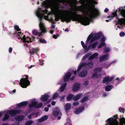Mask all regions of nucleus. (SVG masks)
Wrapping results in <instances>:
<instances>
[{"instance_id":"nucleus-9","label":"nucleus","mask_w":125,"mask_h":125,"mask_svg":"<svg viewBox=\"0 0 125 125\" xmlns=\"http://www.w3.org/2000/svg\"><path fill=\"white\" fill-rule=\"evenodd\" d=\"M86 67V62L82 63L81 62L79 64L77 70V73H79L81 70H84V67Z\"/></svg>"},{"instance_id":"nucleus-27","label":"nucleus","mask_w":125,"mask_h":125,"mask_svg":"<svg viewBox=\"0 0 125 125\" xmlns=\"http://www.w3.org/2000/svg\"><path fill=\"white\" fill-rule=\"evenodd\" d=\"M93 65V63L92 62H88L87 64L86 63V69H90Z\"/></svg>"},{"instance_id":"nucleus-51","label":"nucleus","mask_w":125,"mask_h":125,"mask_svg":"<svg viewBox=\"0 0 125 125\" xmlns=\"http://www.w3.org/2000/svg\"><path fill=\"white\" fill-rule=\"evenodd\" d=\"M79 104V102H74L73 103V105L75 106L78 105Z\"/></svg>"},{"instance_id":"nucleus-64","label":"nucleus","mask_w":125,"mask_h":125,"mask_svg":"<svg viewBox=\"0 0 125 125\" xmlns=\"http://www.w3.org/2000/svg\"><path fill=\"white\" fill-rule=\"evenodd\" d=\"M55 28V26L54 25L52 24V25L51 27V29L52 30H53V29H54Z\"/></svg>"},{"instance_id":"nucleus-46","label":"nucleus","mask_w":125,"mask_h":125,"mask_svg":"<svg viewBox=\"0 0 125 125\" xmlns=\"http://www.w3.org/2000/svg\"><path fill=\"white\" fill-rule=\"evenodd\" d=\"M105 43L104 42H103L100 43L98 46V48H101L104 45Z\"/></svg>"},{"instance_id":"nucleus-39","label":"nucleus","mask_w":125,"mask_h":125,"mask_svg":"<svg viewBox=\"0 0 125 125\" xmlns=\"http://www.w3.org/2000/svg\"><path fill=\"white\" fill-rule=\"evenodd\" d=\"M43 105V104L41 103H39L38 105H36V108H41Z\"/></svg>"},{"instance_id":"nucleus-43","label":"nucleus","mask_w":125,"mask_h":125,"mask_svg":"<svg viewBox=\"0 0 125 125\" xmlns=\"http://www.w3.org/2000/svg\"><path fill=\"white\" fill-rule=\"evenodd\" d=\"M121 15L124 17H125V10H120V11Z\"/></svg>"},{"instance_id":"nucleus-1","label":"nucleus","mask_w":125,"mask_h":125,"mask_svg":"<svg viewBox=\"0 0 125 125\" xmlns=\"http://www.w3.org/2000/svg\"><path fill=\"white\" fill-rule=\"evenodd\" d=\"M68 13H71L72 15H65L63 14L62 12L61 11L60 13V16L55 15V21H58L60 18L61 19L63 22L66 21L67 22H71L72 20L73 21H77L80 22L84 26H86V14L84 13L85 16L83 17L81 15L78 14L77 11H72L66 10Z\"/></svg>"},{"instance_id":"nucleus-44","label":"nucleus","mask_w":125,"mask_h":125,"mask_svg":"<svg viewBox=\"0 0 125 125\" xmlns=\"http://www.w3.org/2000/svg\"><path fill=\"white\" fill-rule=\"evenodd\" d=\"M14 29L17 30L18 31H20L21 30V29L19 28L18 26L15 25L14 26Z\"/></svg>"},{"instance_id":"nucleus-63","label":"nucleus","mask_w":125,"mask_h":125,"mask_svg":"<svg viewBox=\"0 0 125 125\" xmlns=\"http://www.w3.org/2000/svg\"><path fill=\"white\" fill-rule=\"evenodd\" d=\"M102 95L103 97H105L107 96V94L105 93H104Z\"/></svg>"},{"instance_id":"nucleus-10","label":"nucleus","mask_w":125,"mask_h":125,"mask_svg":"<svg viewBox=\"0 0 125 125\" xmlns=\"http://www.w3.org/2000/svg\"><path fill=\"white\" fill-rule=\"evenodd\" d=\"M52 114L53 115L55 116H56L59 115H62L60 110L58 108V107L56 108L54 111L53 112Z\"/></svg>"},{"instance_id":"nucleus-3","label":"nucleus","mask_w":125,"mask_h":125,"mask_svg":"<svg viewBox=\"0 0 125 125\" xmlns=\"http://www.w3.org/2000/svg\"><path fill=\"white\" fill-rule=\"evenodd\" d=\"M102 35H102V33L101 32H99L98 33H95L94 37L92 38L94 36V34L93 33H91L88 37L86 40V41H89L91 39L90 41V43L91 44L92 42H94L97 39L100 38Z\"/></svg>"},{"instance_id":"nucleus-59","label":"nucleus","mask_w":125,"mask_h":125,"mask_svg":"<svg viewBox=\"0 0 125 125\" xmlns=\"http://www.w3.org/2000/svg\"><path fill=\"white\" fill-rule=\"evenodd\" d=\"M52 99L51 98L49 99L46 103V104H49V103L52 100Z\"/></svg>"},{"instance_id":"nucleus-56","label":"nucleus","mask_w":125,"mask_h":125,"mask_svg":"<svg viewBox=\"0 0 125 125\" xmlns=\"http://www.w3.org/2000/svg\"><path fill=\"white\" fill-rule=\"evenodd\" d=\"M84 9L85 10L84 11V13L86 14V10L85 9H86V3H85V2H86V0H84Z\"/></svg>"},{"instance_id":"nucleus-61","label":"nucleus","mask_w":125,"mask_h":125,"mask_svg":"<svg viewBox=\"0 0 125 125\" xmlns=\"http://www.w3.org/2000/svg\"><path fill=\"white\" fill-rule=\"evenodd\" d=\"M58 35H53V38L55 39H56L57 38Z\"/></svg>"},{"instance_id":"nucleus-58","label":"nucleus","mask_w":125,"mask_h":125,"mask_svg":"<svg viewBox=\"0 0 125 125\" xmlns=\"http://www.w3.org/2000/svg\"><path fill=\"white\" fill-rule=\"evenodd\" d=\"M86 59V55H85L82 59V61L85 60Z\"/></svg>"},{"instance_id":"nucleus-22","label":"nucleus","mask_w":125,"mask_h":125,"mask_svg":"<svg viewBox=\"0 0 125 125\" xmlns=\"http://www.w3.org/2000/svg\"><path fill=\"white\" fill-rule=\"evenodd\" d=\"M86 75V69H84L81 72L79 73L78 76L79 77H84Z\"/></svg>"},{"instance_id":"nucleus-7","label":"nucleus","mask_w":125,"mask_h":125,"mask_svg":"<svg viewBox=\"0 0 125 125\" xmlns=\"http://www.w3.org/2000/svg\"><path fill=\"white\" fill-rule=\"evenodd\" d=\"M32 39H30L29 37H27L26 38L25 36L24 35H23V38H22L21 40L23 43L26 42L28 43L29 42H32L33 41L35 40V38L33 36H32Z\"/></svg>"},{"instance_id":"nucleus-17","label":"nucleus","mask_w":125,"mask_h":125,"mask_svg":"<svg viewBox=\"0 0 125 125\" xmlns=\"http://www.w3.org/2000/svg\"><path fill=\"white\" fill-rule=\"evenodd\" d=\"M37 104L38 103L36 101L32 100L31 101V103L29 104V106L30 108H31L33 107H35L36 108Z\"/></svg>"},{"instance_id":"nucleus-40","label":"nucleus","mask_w":125,"mask_h":125,"mask_svg":"<svg viewBox=\"0 0 125 125\" xmlns=\"http://www.w3.org/2000/svg\"><path fill=\"white\" fill-rule=\"evenodd\" d=\"M58 96V94L57 93H54L52 99L53 100H55Z\"/></svg>"},{"instance_id":"nucleus-37","label":"nucleus","mask_w":125,"mask_h":125,"mask_svg":"<svg viewBox=\"0 0 125 125\" xmlns=\"http://www.w3.org/2000/svg\"><path fill=\"white\" fill-rule=\"evenodd\" d=\"M39 41L41 43L43 44H45L47 43L46 41L44 39H42V38H40L39 39Z\"/></svg>"},{"instance_id":"nucleus-28","label":"nucleus","mask_w":125,"mask_h":125,"mask_svg":"<svg viewBox=\"0 0 125 125\" xmlns=\"http://www.w3.org/2000/svg\"><path fill=\"white\" fill-rule=\"evenodd\" d=\"M117 20L116 21L118 23H120L121 24H125V20H124L123 19H120L118 18V17L117 18Z\"/></svg>"},{"instance_id":"nucleus-47","label":"nucleus","mask_w":125,"mask_h":125,"mask_svg":"<svg viewBox=\"0 0 125 125\" xmlns=\"http://www.w3.org/2000/svg\"><path fill=\"white\" fill-rule=\"evenodd\" d=\"M65 95H64L62 97H60V100L61 101H64V98L65 97Z\"/></svg>"},{"instance_id":"nucleus-45","label":"nucleus","mask_w":125,"mask_h":125,"mask_svg":"<svg viewBox=\"0 0 125 125\" xmlns=\"http://www.w3.org/2000/svg\"><path fill=\"white\" fill-rule=\"evenodd\" d=\"M124 77H122L121 78V79H119V78H116V80H118V83H119L120 82H122L123 80L124 79Z\"/></svg>"},{"instance_id":"nucleus-31","label":"nucleus","mask_w":125,"mask_h":125,"mask_svg":"<svg viewBox=\"0 0 125 125\" xmlns=\"http://www.w3.org/2000/svg\"><path fill=\"white\" fill-rule=\"evenodd\" d=\"M23 117L21 115L20 116H17L15 117V120L18 121H21L23 120Z\"/></svg>"},{"instance_id":"nucleus-49","label":"nucleus","mask_w":125,"mask_h":125,"mask_svg":"<svg viewBox=\"0 0 125 125\" xmlns=\"http://www.w3.org/2000/svg\"><path fill=\"white\" fill-rule=\"evenodd\" d=\"M86 101V96H84V97L81 101V102L82 103H84Z\"/></svg>"},{"instance_id":"nucleus-38","label":"nucleus","mask_w":125,"mask_h":125,"mask_svg":"<svg viewBox=\"0 0 125 125\" xmlns=\"http://www.w3.org/2000/svg\"><path fill=\"white\" fill-rule=\"evenodd\" d=\"M111 64V63H108L107 62H106L104 64V67L105 68H107Z\"/></svg>"},{"instance_id":"nucleus-41","label":"nucleus","mask_w":125,"mask_h":125,"mask_svg":"<svg viewBox=\"0 0 125 125\" xmlns=\"http://www.w3.org/2000/svg\"><path fill=\"white\" fill-rule=\"evenodd\" d=\"M110 49L109 47H106L104 49V52H109L110 51Z\"/></svg>"},{"instance_id":"nucleus-20","label":"nucleus","mask_w":125,"mask_h":125,"mask_svg":"<svg viewBox=\"0 0 125 125\" xmlns=\"http://www.w3.org/2000/svg\"><path fill=\"white\" fill-rule=\"evenodd\" d=\"M64 106L65 111L67 113L69 110L71 108V104L70 103H67Z\"/></svg>"},{"instance_id":"nucleus-42","label":"nucleus","mask_w":125,"mask_h":125,"mask_svg":"<svg viewBox=\"0 0 125 125\" xmlns=\"http://www.w3.org/2000/svg\"><path fill=\"white\" fill-rule=\"evenodd\" d=\"M33 122V121L31 120L29 121L26 122L25 125H31Z\"/></svg>"},{"instance_id":"nucleus-29","label":"nucleus","mask_w":125,"mask_h":125,"mask_svg":"<svg viewBox=\"0 0 125 125\" xmlns=\"http://www.w3.org/2000/svg\"><path fill=\"white\" fill-rule=\"evenodd\" d=\"M113 87L112 85H108L105 87V90L106 91H109L113 88Z\"/></svg>"},{"instance_id":"nucleus-34","label":"nucleus","mask_w":125,"mask_h":125,"mask_svg":"<svg viewBox=\"0 0 125 125\" xmlns=\"http://www.w3.org/2000/svg\"><path fill=\"white\" fill-rule=\"evenodd\" d=\"M81 43L82 47L84 48V52L85 53L86 52V44H84V42L82 41H81Z\"/></svg>"},{"instance_id":"nucleus-53","label":"nucleus","mask_w":125,"mask_h":125,"mask_svg":"<svg viewBox=\"0 0 125 125\" xmlns=\"http://www.w3.org/2000/svg\"><path fill=\"white\" fill-rule=\"evenodd\" d=\"M34 114V113H32L30 115H29L28 116V118L30 119H31L32 117L31 116L32 115H33Z\"/></svg>"},{"instance_id":"nucleus-33","label":"nucleus","mask_w":125,"mask_h":125,"mask_svg":"<svg viewBox=\"0 0 125 125\" xmlns=\"http://www.w3.org/2000/svg\"><path fill=\"white\" fill-rule=\"evenodd\" d=\"M98 44V42H95L94 43H93L91 45H90L89 47V48H90V47H91L93 49H94L96 47L97 45Z\"/></svg>"},{"instance_id":"nucleus-18","label":"nucleus","mask_w":125,"mask_h":125,"mask_svg":"<svg viewBox=\"0 0 125 125\" xmlns=\"http://www.w3.org/2000/svg\"><path fill=\"white\" fill-rule=\"evenodd\" d=\"M82 94H77L75 96H74L73 100L75 101L78 100L82 98Z\"/></svg>"},{"instance_id":"nucleus-15","label":"nucleus","mask_w":125,"mask_h":125,"mask_svg":"<svg viewBox=\"0 0 125 125\" xmlns=\"http://www.w3.org/2000/svg\"><path fill=\"white\" fill-rule=\"evenodd\" d=\"M114 77H106L104 78L102 81V83H105V82H110L113 79Z\"/></svg>"},{"instance_id":"nucleus-32","label":"nucleus","mask_w":125,"mask_h":125,"mask_svg":"<svg viewBox=\"0 0 125 125\" xmlns=\"http://www.w3.org/2000/svg\"><path fill=\"white\" fill-rule=\"evenodd\" d=\"M66 83H65L63 84L60 87V91L61 92H63L65 88L66 85Z\"/></svg>"},{"instance_id":"nucleus-14","label":"nucleus","mask_w":125,"mask_h":125,"mask_svg":"<svg viewBox=\"0 0 125 125\" xmlns=\"http://www.w3.org/2000/svg\"><path fill=\"white\" fill-rule=\"evenodd\" d=\"M71 76V74L70 72H68L66 73L65 75L63 81L64 82H67Z\"/></svg>"},{"instance_id":"nucleus-11","label":"nucleus","mask_w":125,"mask_h":125,"mask_svg":"<svg viewBox=\"0 0 125 125\" xmlns=\"http://www.w3.org/2000/svg\"><path fill=\"white\" fill-rule=\"evenodd\" d=\"M84 106L79 107L78 108H77L74 111V113L76 114H79L84 110Z\"/></svg>"},{"instance_id":"nucleus-48","label":"nucleus","mask_w":125,"mask_h":125,"mask_svg":"<svg viewBox=\"0 0 125 125\" xmlns=\"http://www.w3.org/2000/svg\"><path fill=\"white\" fill-rule=\"evenodd\" d=\"M45 32H43L42 31V30H41V31L40 32H39V34L38 35H39L38 36L40 37H42L43 36L42 35V33H43Z\"/></svg>"},{"instance_id":"nucleus-12","label":"nucleus","mask_w":125,"mask_h":125,"mask_svg":"<svg viewBox=\"0 0 125 125\" xmlns=\"http://www.w3.org/2000/svg\"><path fill=\"white\" fill-rule=\"evenodd\" d=\"M80 84L76 83H74L73 86L72 90L74 91H76L78 90L80 87Z\"/></svg>"},{"instance_id":"nucleus-24","label":"nucleus","mask_w":125,"mask_h":125,"mask_svg":"<svg viewBox=\"0 0 125 125\" xmlns=\"http://www.w3.org/2000/svg\"><path fill=\"white\" fill-rule=\"evenodd\" d=\"M28 103L27 101H24L18 104L17 106L18 107H21L26 106L27 105Z\"/></svg>"},{"instance_id":"nucleus-5","label":"nucleus","mask_w":125,"mask_h":125,"mask_svg":"<svg viewBox=\"0 0 125 125\" xmlns=\"http://www.w3.org/2000/svg\"><path fill=\"white\" fill-rule=\"evenodd\" d=\"M102 68L98 67L95 69L94 71V73L92 76V77L93 78L97 79L101 76V74L99 73L102 70Z\"/></svg>"},{"instance_id":"nucleus-19","label":"nucleus","mask_w":125,"mask_h":125,"mask_svg":"<svg viewBox=\"0 0 125 125\" xmlns=\"http://www.w3.org/2000/svg\"><path fill=\"white\" fill-rule=\"evenodd\" d=\"M109 55L108 54H107L101 56L99 59L100 61L101 62L104 60L108 59L109 58Z\"/></svg>"},{"instance_id":"nucleus-6","label":"nucleus","mask_w":125,"mask_h":125,"mask_svg":"<svg viewBox=\"0 0 125 125\" xmlns=\"http://www.w3.org/2000/svg\"><path fill=\"white\" fill-rule=\"evenodd\" d=\"M48 10L45 9L44 10H42L41 8H39L36 13V15L39 18L40 21H41L43 18V15L42 13H46L47 14L48 12Z\"/></svg>"},{"instance_id":"nucleus-13","label":"nucleus","mask_w":125,"mask_h":125,"mask_svg":"<svg viewBox=\"0 0 125 125\" xmlns=\"http://www.w3.org/2000/svg\"><path fill=\"white\" fill-rule=\"evenodd\" d=\"M50 96L49 95L45 94L41 96L40 100L44 102L46 101L48 99Z\"/></svg>"},{"instance_id":"nucleus-57","label":"nucleus","mask_w":125,"mask_h":125,"mask_svg":"<svg viewBox=\"0 0 125 125\" xmlns=\"http://www.w3.org/2000/svg\"><path fill=\"white\" fill-rule=\"evenodd\" d=\"M49 110V108L48 107H45L44 108V111L46 112H48Z\"/></svg>"},{"instance_id":"nucleus-2","label":"nucleus","mask_w":125,"mask_h":125,"mask_svg":"<svg viewBox=\"0 0 125 125\" xmlns=\"http://www.w3.org/2000/svg\"><path fill=\"white\" fill-rule=\"evenodd\" d=\"M97 4L95 0H86V25L89 24L93 18L99 15L98 10L94 8V5Z\"/></svg>"},{"instance_id":"nucleus-62","label":"nucleus","mask_w":125,"mask_h":125,"mask_svg":"<svg viewBox=\"0 0 125 125\" xmlns=\"http://www.w3.org/2000/svg\"><path fill=\"white\" fill-rule=\"evenodd\" d=\"M51 21L52 22V23H53V24L56 23V22L54 21L53 19L52 18H51Z\"/></svg>"},{"instance_id":"nucleus-4","label":"nucleus","mask_w":125,"mask_h":125,"mask_svg":"<svg viewBox=\"0 0 125 125\" xmlns=\"http://www.w3.org/2000/svg\"><path fill=\"white\" fill-rule=\"evenodd\" d=\"M25 78L21 79L19 83V85L23 88H26L30 84V82L29 80V76L27 75H24Z\"/></svg>"},{"instance_id":"nucleus-23","label":"nucleus","mask_w":125,"mask_h":125,"mask_svg":"<svg viewBox=\"0 0 125 125\" xmlns=\"http://www.w3.org/2000/svg\"><path fill=\"white\" fill-rule=\"evenodd\" d=\"M98 55V53H95L91 56L89 58V60H91L94 59H97Z\"/></svg>"},{"instance_id":"nucleus-54","label":"nucleus","mask_w":125,"mask_h":125,"mask_svg":"<svg viewBox=\"0 0 125 125\" xmlns=\"http://www.w3.org/2000/svg\"><path fill=\"white\" fill-rule=\"evenodd\" d=\"M125 35V33L124 32H121L120 34V36L121 37L124 36Z\"/></svg>"},{"instance_id":"nucleus-25","label":"nucleus","mask_w":125,"mask_h":125,"mask_svg":"<svg viewBox=\"0 0 125 125\" xmlns=\"http://www.w3.org/2000/svg\"><path fill=\"white\" fill-rule=\"evenodd\" d=\"M48 116L47 115H44L42 117L38 120L39 122H42L44 121L47 119L48 118Z\"/></svg>"},{"instance_id":"nucleus-26","label":"nucleus","mask_w":125,"mask_h":125,"mask_svg":"<svg viewBox=\"0 0 125 125\" xmlns=\"http://www.w3.org/2000/svg\"><path fill=\"white\" fill-rule=\"evenodd\" d=\"M10 116L7 113L5 114L4 117L2 119L3 121H5L9 118Z\"/></svg>"},{"instance_id":"nucleus-21","label":"nucleus","mask_w":125,"mask_h":125,"mask_svg":"<svg viewBox=\"0 0 125 125\" xmlns=\"http://www.w3.org/2000/svg\"><path fill=\"white\" fill-rule=\"evenodd\" d=\"M29 53L31 55H33L34 54H36L37 51H38V49L36 48H33L32 49L29 50Z\"/></svg>"},{"instance_id":"nucleus-30","label":"nucleus","mask_w":125,"mask_h":125,"mask_svg":"<svg viewBox=\"0 0 125 125\" xmlns=\"http://www.w3.org/2000/svg\"><path fill=\"white\" fill-rule=\"evenodd\" d=\"M74 95L70 94H69L67 97V100L70 101L72 99L73 100V98Z\"/></svg>"},{"instance_id":"nucleus-16","label":"nucleus","mask_w":125,"mask_h":125,"mask_svg":"<svg viewBox=\"0 0 125 125\" xmlns=\"http://www.w3.org/2000/svg\"><path fill=\"white\" fill-rule=\"evenodd\" d=\"M39 20L40 21L39 26L40 30H42L43 32H46V28L44 26L43 23L41 22L42 20L40 21L39 19Z\"/></svg>"},{"instance_id":"nucleus-36","label":"nucleus","mask_w":125,"mask_h":125,"mask_svg":"<svg viewBox=\"0 0 125 125\" xmlns=\"http://www.w3.org/2000/svg\"><path fill=\"white\" fill-rule=\"evenodd\" d=\"M39 32H38L37 30H34L32 31V33L34 35H38L39 34Z\"/></svg>"},{"instance_id":"nucleus-35","label":"nucleus","mask_w":125,"mask_h":125,"mask_svg":"<svg viewBox=\"0 0 125 125\" xmlns=\"http://www.w3.org/2000/svg\"><path fill=\"white\" fill-rule=\"evenodd\" d=\"M65 125H72L71 120L69 119H67L66 123Z\"/></svg>"},{"instance_id":"nucleus-52","label":"nucleus","mask_w":125,"mask_h":125,"mask_svg":"<svg viewBox=\"0 0 125 125\" xmlns=\"http://www.w3.org/2000/svg\"><path fill=\"white\" fill-rule=\"evenodd\" d=\"M105 40V37L103 36L101 39V41L102 42H104Z\"/></svg>"},{"instance_id":"nucleus-8","label":"nucleus","mask_w":125,"mask_h":125,"mask_svg":"<svg viewBox=\"0 0 125 125\" xmlns=\"http://www.w3.org/2000/svg\"><path fill=\"white\" fill-rule=\"evenodd\" d=\"M21 112V110H12L8 111L7 113L10 115L11 116H14L16 114H19Z\"/></svg>"},{"instance_id":"nucleus-55","label":"nucleus","mask_w":125,"mask_h":125,"mask_svg":"<svg viewBox=\"0 0 125 125\" xmlns=\"http://www.w3.org/2000/svg\"><path fill=\"white\" fill-rule=\"evenodd\" d=\"M46 20H47L48 19V15H46V16H44L43 15V17Z\"/></svg>"},{"instance_id":"nucleus-60","label":"nucleus","mask_w":125,"mask_h":125,"mask_svg":"<svg viewBox=\"0 0 125 125\" xmlns=\"http://www.w3.org/2000/svg\"><path fill=\"white\" fill-rule=\"evenodd\" d=\"M12 49L11 47L10 48L9 50V53H11L12 52Z\"/></svg>"},{"instance_id":"nucleus-50","label":"nucleus","mask_w":125,"mask_h":125,"mask_svg":"<svg viewBox=\"0 0 125 125\" xmlns=\"http://www.w3.org/2000/svg\"><path fill=\"white\" fill-rule=\"evenodd\" d=\"M119 110L120 112H123V113L125 110L124 108L121 107L119 108Z\"/></svg>"}]
</instances>
